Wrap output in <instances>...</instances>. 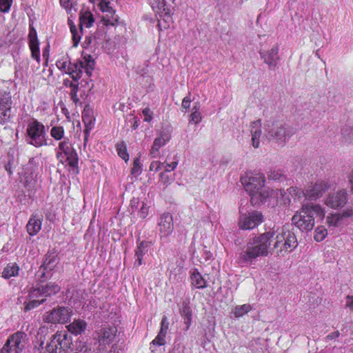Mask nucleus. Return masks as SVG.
<instances>
[{"mask_svg": "<svg viewBox=\"0 0 353 353\" xmlns=\"http://www.w3.org/2000/svg\"><path fill=\"white\" fill-rule=\"evenodd\" d=\"M265 233L269 234L268 237L271 250H276L278 255L284 256L298 245L296 236L288 226L274 227Z\"/></svg>", "mask_w": 353, "mask_h": 353, "instance_id": "obj_1", "label": "nucleus"}, {"mask_svg": "<svg viewBox=\"0 0 353 353\" xmlns=\"http://www.w3.org/2000/svg\"><path fill=\"white\" fill-rule=\"evenodd\" d=\"M264 130V137L267 139L281 145L296 133V129L281 118L266 121Z\"/></svg>", "mask_w": 353, "mask_h": 353, "instance_id": "obj_2", "label": "nucleus"}, {"mask_svg": "<svg viewBox=\"0 0 353 353\" xmlns=\"http://www.w3.org/2000/svg\"><path fill=\"white\" fill-rule=\"evenodd\" d=\"M324 216V210L320 205L305 204L294 214L292 222L301 231L307 232L313 229L315 218L323 219Z\"/></svg>", "mask_w": 353, "mask_h": 353, "instance_id": "obj_3", "label": "nucleus"}, {"mask_svg": "<svg viewBox=\"0 0 353 353\" xmlns=\"http://www.w3.org/2000/svg\"><path fill=\"white\" fill-rule=\"evenodd\" d=\"M241 182L249 193L252 205L263 203L270 196V190L265 186V176L262 174H254L242 179Z\"/></svg>", "mask_w": 353, "mask_h": 353, "instance_id": "obj_4", "label": "nucleus"}, {"mask_svg": "<svg viewBox=\"0 0 353 353\" xmlns=\"http://www.w3.org/2000/svg\"><path fill=\"white\" fill-rule=\"evenodd\" d=\"M268 234L265 232L250 239L245 248L239 254V259L243 263H252L259 256H266L271 249L270 241H268Z\"/></svg>", "mask_w": 353, "mask_h": 353, "instance_id": "obj_5", "label": "nucleus"}, {"mask_svg": "<svg viewBox=\"0 0 353 353\" xmlns=\"http://www.w3.org/2000/svg\"><path fill=\"white\" fill-rule=\"evenodd\" d=\"M28 143L37 148L48 145L46 140L44 125L37 120L30 123L27 127Z\"/></svg>", "mask_w": 353, "mask_h": 353, "instance_id": "obj_6", "label": "nucleus"}, {"mask_svg": "<svg viewBox=\"0 0 353 353\" xmlns=\"http://www.w3.org/2000/svg\"><path fill=\"white\" fill-rule=\"evenodd\" d=\"M27 334L23 332H17L9 336L1 353H21L27 343Z\"/></svg>", "mask_w": 353, "mask_h": 353, "instance_id": "obj_7", "label": "nucleus"}, {"mask_svg": "<svg viewBox=\"0 0 353 353\" xmlns=\"http://www.w3.org/2000/svg\"><path fill=\"white\" fill-rule=\"evenodd\" d=\"M72 312L68 307L58 306L49 312H46L43 316L45 323L56 324L68 323L71 318Z\"/></svg>", "mask_w": 353, "mask_h": 353, "instance_id": "obj_8", "label": "nucleus"}, {"mask_svg": "<svg viewBox=\"0 0 353 353\" xmlns=\"http://www.w3.org/2000/svg\"><path fill=\"white\" fill-rule=\"evenodd\" d=\"M70 344L71 339L67 334L56 333L47 343L44 353H61L65 349L70 348Z\"/></svg>", "mask_w": 353, "mask_h": 353, "instance_id": "obj_9", "label": "nucleus"}, {"mask_svg": "<svg viewBox=\"0 0 353 353\" xmlns=\"http://www.w3.org/2000/svg\"><path fill=\"white\" fill-rule=\"evenodd\" d=\"M333 185L329 180H319L309 185L305 191H302V193L307 199L316 200L332 188Z\"/></svg>", "mask_w": 353, "mask_h": 353, "instance_id": "obj_10", "label": "nucleus"}, {"mask_svg": "<svg viewBox=\"0 0 353 353\" xmlns=\"http://www.w3.org/2000/svg\"><path fill=\"white\" fill-rule=\"evenodd\" d=\"M263 219L262 213L259 211L241 214L239 219V226L242 230H251L260 225Z\"/></svg>", "mask_w": 353, "mask_h": 353, "instance_id": "obj_11", "label": "nucleus"}, {"mask_svg": "<svg viewBox=\"0 0 353 353\" xmlns=\"http://www.w3.org/2000/svg\"><path fill=\"white\" fill-rule=\"evenodd\" d=\"M60 286L55 283H48L46 285H40L30 292V298H39V296H50L57 294L60 291Z\"/></svg>", "mask_w": 353, "mask_h": 353, "instance_id": "obj_12", "label": "nucleus"}, {"mask_svg": "<svg viewBox=\"0 0 353 353\" xmlns=\"http://www.w3.org/2000/svg\"><path fill=\"white\" fill-rule=\"evenodd\" d=\"M12 101L10 92H5L0 96V123L5 124L10 121Z\"/></svg>", "mask_w": 353, "mask_h": 353, "instance_id": "obj_13", "label": "nucleus"}, {"mask_svg": "<svg viewBox=\"0 0 353 353\" xmlns=\"http://www.w3.org/2000/svg\"><path fill=\"white\" fill-rule=\"evenodd\" d=\"M347 201V192L343 189L330 194L326 198L325 203L332 208H337L344 206Z\"/></svg>", "mask_w": 353, "mask_h": 353, "instance_id": "obj_14", "label": "nucleus"}, {"mask_svg": "<svg viewBox=\"0 0 353 353\" xmlns=\"http://www.w3.org/2000/svg\"><path fill=\"white\" fill-rule=\"evenodd\" d=\"M117 329L115 327H102L97 333L98 342L100 346L111 344L115 339Z\"/></svg>", "mask_w": 353, "mask_h": 353, "instance_id": "obj_15", "label": "nucleus"}, {"mask_svg": "<svg viewBox=\"0 0 353 353\" xmlns=\"http://www.w3.org/2000/svg\"><path fill=\"white\" fill-rule=\"evenodd\" d=\"M260 56L264 62L268 65L270 70H274L280 58L278 46H274L271 50L260 52Z\"/></svg>", "mask_w": 353, "mask_h": 353, "instance_id": "obj_16", "label": "nucleus"}, {"mask_svg": "<svg viewBox=\"0 0 353 353\" xmlns=\"http://www.w3.org/2000/svg\"><path fill=\"white\" fill-rule=\"evenodd\" d=\"M83 68L84 62L81 60H78L75 63L70 61L65 73L69 74L74 81L78 82L82 76Z\"/></svg>", "mask_w": 353, "mask_h": 353, "instance_id": "obj_17", "label": "nucleus"}, {"mask_svg": "<svg viewBox=\"0 0 353 353\" xmlns=\"http://www.w3.org/2000/svg\"><path fill=\"white\" fill-rule=\"evenodd\" d=\"M159 231L163 236H167L173 230L172 216L169 213L163 214L159 223Z\"/></svg>", "mask_w": 353, "mask_h": 353, "instance_id": "obj_18", "label": "nucleus"}, {"mask_svg": "<svg viewBox=\"0 0 353 353\" xmlns=\"http://www.w3.org/2000/svg\"><path fill=\"white\" fill-rule=\"evenodd\" d=\"M30 38V48L31 50L32 57L39 62L40 61V51L39 47V41L37 37L36 30L32 28L29 33Z\"/></svg>", "mask_w": 353, "mask_h": 353, "instance_id": "obj_19", "label": "nucleus"}, {"mask_svg": "<svg viewBox=\"0 0 353 353\" xmlns=\"http://www.w3.org/2000/svg\"><path fill=\"white\" fill-rule=\"evenodd\" d=\"M353 212L352 210H347L341 213H336L331 214L327 217V223L329 226L336 227L341 223L344 218L352 216Z\"/></svg>", "mask_w": 353, "mask_h": 353, "instance_id": "obj_20", "label": "nucleus"}, {"mask_svg": "<svg viewBox=\"0 0 353 353\" xmlns=\"http://www.w3.org/2000/svg\"><path fill=\"white\" fill-rule=\"evenodd\" d=\"M59 262V257L57 254L54 252H48L45 256V260L41 265L44 270H48L52 272L58 265Z\"/></svg>", "mask_w": 353, "mask_h": 353, "instance_id": "obj_21", "label": "nucleus"}, {"mask_svg": "<svg viewBox=\"0 0 353 353\" xmlns=\"http://www.w3.org/2000/svg\"><path fill=\"white\" fill-rule=\"evenodd\" d=\"M261 119H259L252 122L251 124L252 144L254 148L259 147L260 137L261 135Z\"/></svg>", "mask_w": 353, "mask_h": 353, "instance_id": "obj_22", "label": "nucleus"}, {"mask_svg": "<svg viewBox=\"0 0 353 353\" xmlns=\"http://www.w3.org/2000/svg\"><path fill=\"white\" fill-rule=\"evenodd\" d=\"M68 330L73 334H81L87 327V323L82 319H75L66 326Z\"/></svg>", "mask_w": 353, "mask_h": 353, "instance_id": "obj_23", "label": "nucleus"}, {"mask_svg": "<svg viewBox=\"0 0 353 353\" xmlns=\"http://www.w3.org/2000/svg\"><path fill=\"white\" fill-rule=\"evenodd\" d=\"M63 84L66 87H70V90H71L70 96L72 102L75 105L79 103L80 100L77 97V92L79 91V83H77V82L74 81L73 80L72 81H71L70 79H65L63 80Z\"/></svg>", "mask_w": 353, "mask_h": 353, "instance_id": "obj_24", "label": "nucleus"}, {"mask_svg": "<svg viewBox=\"0 0 353 353\" xmlns=\"http://www.w3.org/2000/svg\"><path fill=\"white\" fill-rule=\"evenodd\" d=\"M41 228V220L37 218L36 216H32L26 225L27 232L31 236L37 234L40 231Z\"/></svg>", "mask_w": 353, "mask_h": 353, "instance_id": "obj_25", "label": "nucleus"}, {"mask_svg": "<svg viewBox=\"0 0 353 353\" xmlns=\"http://www.w3.org/2000/svg\"><path fill=\"white\" fill-rule=\"evenodd\" d=\"M79 22L81 32L83 30V26L90 28L94 22L93 14L90 11L81 10L79 13Z\"/></svg>", "mask_w": 353, "mask_h": 353, "instance_id": "obj_26", "label": "nucleus"}, {"mask_svg": "<svg viewBox=\"0 0 353 353\" xmlns=\"http://www.w3.org/2000/svg\"><path fill=\"white\" fill-rule=\"evenodd\" d=\"M168 140V137L165 134L161 133L160 137L154 139L150 150V154L155 157L158 154L159 148L163 146Z\"/></svg>", "mask_w": 353, "mask_h": 353, "instance_id": "obj_27", "label": "nucleus"}, {"mask_svg": "<svg viewBox=\"0 0 353 353\" xmlns=\"http://www.w3.org/2000/svg\"><path fill=\"white\" fill-rule=\"evenodd\" d=\"M66 157V161L68 165L72 169L74 174L79 172L78 170V156L74 149L72 148L70 151H68L65 154Z\"/></svg>", "mask_w": 353, "mask_h": 353, "instance_id": "obj_28", "label": "nucleus"}, {"mask_svg": "<svg viewBox=\"0 0 353 353\" xmlns=\"http://www.w3.org/2000/svg\"><path fill=\"white\" fill-rule=\"evenodd\" d=\"M148 243L142 241L137 246L135 250V256L137 257L134 265L139 266L142 265L143 255L148 252Z\"/></svg>", "mask_w": 353, "mask_h": 353, "instance_id": "obj_29", "label": "nucleus"}, {"mask_svg": "<svg viewBox=\"0 0 353 353\" xmlns=\"http://www.w3.org/2000/svg\"><path fill=\"white\" fill-rule=\"evenodd\" d=\"M24 186L28 192V196H32L36 192L37 187L36 176L33 174L31 173L26 176Z\"/></svg>", "mask_w": 353, "mask_h": 353, "instance_id": "obj_30", "label": "nucleus"}, {"mask_svg": "<svg viewBox=\"0 0 353 353\" xmlns=\"http://www.w3.org/2000/svg\"><path fill=\"white\" fill-rule=\"evenodd\" d=\"M192 285L198 289L205 288L206 285V281L203 278L201 274L194 271L191 275Z\"/></svg>", "mask_w": 353, "mask_h": 353, "instance_id": "obj_31", "label": "nucleus"}, {"mask_svg": "<svg viewBox=\"0 0 353 353\" xmlns=\"http://www.w3.org/2000/svg\"><path fill=\"white\" fill-rule=\"evenodd\" d=\"M19 270V268L17 263L8 264L2 272V277L8 279L12 276H17Z\"/></svg>", "mask_w": 353, "mask_h": 353, "instance_id": "obj_32", "label": "nucleus"}, {"mask_svg": "<svg viewBox=\"0 0 353 353\" xmlns=\"http://www.w3.org/2000/svg\"><path fill=\"white\" fill-rule=\"evenodd\" d=\"M52 276L51 272L48 270H44L41 266L39 268L37 273L38 277L39 285H43L47 280L50 279Z\"/></svg>", "mask_w": 353, "mask_h": 353, "instance_id": "obj_33", "label": "nucleus"}, {"mask_svg": "<svg viewBox=\"0 0 353 353\" xmlns=\"http://www.w3.org/2000/svg\"><path fill=\"white\" fill-rule=\"evenodd\" d=\"M160 15L161 19L159 20L158 26L160 30L167 29L169 28L170 23H172V18L170 15V12L168 13H162Z\"/></svg>", "mask_w": 353, "mask_h": 353, "instance_id": "obj_34", "label": "nucleus"}, {"mask_svg": "<svg viewBox=\"0 0 353 353\" xmlns=\"http://www.w3.org/2000/svg\"><path fill=\"white\" fill-rule=\"evenodd\" d=\"M251 310L252 306L250 304L237 305L233 309V314L235 317L239 318L249 312Z\"/></svg>", "mask_w": 353, "mask_h": 353, "instance_id": "obj_35", "label": "nucleus"}, {"mask_svg": "<svg viewBox=\"0 0 353 353\" xmlns=\"http://www.w3.org/2000/svg\"><path fill=\"white\" fill-rule=\"evenodd\" d=\"M83 59L85 60L84 62V69L85 71V73L88 77H90L92 74V72L94 70V61L92 58L91 55L87 54L83 57Z\"/></svg>", "mask_w": 353, "mask_h": 353, "instance_id": "obj_36", "label": "nucleus"}, {"mask_svg": "<svg viewBox=\"0 0 353 353\" xmlns=\"http://www.w3.org/2000/svg\"><path fill=\"white\" fill-rule=\"evenodd\" d=\"M32 300L26 303L24 310L26 312L30 311L46 301V299L43 298L41 300L37 299V298H30Z\"/></svg>", "mask_w": 353, "mask_h": 353, "instance_id": "obj_37", "label": "nucleus"}, {"mask_svg": "<svg viewBox=\"0 0 353 353\" xmlns=\"http://www.w3.org/2000/svg\"><path fill=\"white\" fill-rule=\"evenodd\" d=\"M75 350L74 353H90L91 347L85 342L79 341L76 342Z\"/></svg>", "mask_w": 353, "mask_h": 353, "instance_id": "obj_38", "label": "nucleus"}, {"mask_svg": "<svg viewBox=\"0 0 353 353\" xmlns=\"http://www.w3.org/2000/svg\"><path fill=\"white\" fill-rule=\"evenodd\" d=\"M64 130L62 126L52 127L50 130V135L57 141L61 140L63 137Z\"/></svg>", "mask_w": 353, "mask_h": 353, "instance_id": "obj_39", "label": "nucleus"}, {"mask_svg": "<svg viewBox=\"0 0 353 353\" xmlns=\"http://www.w3.org/2000/svg\"><path fill=\"white\" fill-rule=\"evenodd\" d=\"M327 235V231L324 226L317 227L315 230L314 239L320 242L323 241Z\"/></svg>", "mask_w": 353, "mask_h": 353, "instance_id": "obj_40", "label": "nucleus"}, {"mask_svg": "<svg viewBox=\"0 0 353 353\" xmlns=\"http://www.w3.org/2000/svg\"><path fill=\"white\" fill-rule=\"evenodd\" d=\"M117 150L119 156L122 158L125 162L129 159V155L127 152L125 145L123 142L118 143L117 145Z\"/></svg>", "mask_w": 353, "mask_h": 353, "instance_id": "obj_41", "label": "nucleus"}, {"mask_svg": "<svg viewBox=\"0 0 353 353\" xmlns=\"http://www.w3.org/2000/svg\"><path fill=\"white\" fill-rule=\"evenodd\" d=\"M70 31L72 34L73 46L77 47L81 40V36L79 34L76 26L72 22L70 23Z\"/></svg>", "mask_w": 353, "mask_h": 353, "instance_id": "obj_42", "label": "nucleus"}, {"mask_svg": "<svg viewBox=\"0 0 353 353\" xmlns=\"http://www.w3.org/2000/svg\"><path fill=\"white\" fill-rule=\"evenodd\" d=\"M110 1L109 0H101L99 6L100 10L103 12H108L110 14H114L115 11L113 8L110 6Z\"/></svg>", "mask_w": 353, "mask_h": 353, "instance_id": "obj_43", "label": "nucleus"}, {"mask_svg": "<svg viewBox=\"0 0 353 353\" xmlns=\"http://www.w3.org/2000/svg\"><path fill=\"white\" fill-rule=\"evenodd\" d=\"M341 133L346 141H352L353 140V128L345 126L341 130Z\"/></svg>", "mask_w": 353, "mask_h": 353, "instance_id": "obj_44", "label": "nucleus"}, {"mask_svg": "<svg viewBox=\"0 0 353 353\" xmlns=\"http://www.w3.org/2000/svg\"><path fill=\"white\" fill-rule=\"evenodd\" d=\"M268 179L273 181H280L285 177L281 170H271L268 173Z\"/></svg>", "mask_w": 353, "mask_h": 353, "instance_id": "obj_45", "label": "nucleus"}, {"mask_svg": "<svg viewBox=\"0 0 353 353\" xmlns=\"http://www.w3.org/2000/svg\"><path fill=\"white\" fill-rule=\"evenodd\" d=\"M141 164L139 158H136L133 162V167L131 170V174L138 176L141 173Z\"/></svg>", "mask_w": 353, "mask_h": 353, "instance_id": "obj_46", "label": "nucleus"}, {"mask_svg": "<svg viewBox=\"0 0 353 353\" xmlns=\"http://www.w3.org/2000/svg\"><path fill=\"white\" fill-rule=\"evenodd\" d=\"M157 6L161 13H168L170 9L166 4L165 0H156Z\"/></svg>", "mask_w": 353, "mask_h": 353, "instance_id": "obj_47", "label": "nucleus"}, {"mask_svg": "<svg viewBox=\"0 0 353 353\" xmlns=\"http://www.w3.org/2000/svg\"><path fill=\"white\" fill-rule=\"evenodd\" d=\"M165 336H166V334L159 332L158 335L156 336V338L152 341V343L153 345H163L165 343Z\"/></svg>", "mask_w": 353, "mask_h": 353, "instance_id": "obj_48", "label": "nucleus"}, {"mask_svg": "<svg viewBox=\"0 0 353 353\" xmlns=\"http://www.w3.org/2000/svg\"><path fill=\"white\" fill-rule=\"evenodd\" d=\"M59 149L64 154H66L68 151H70L72 149L71 145L68 141V140H64L59 143Z\"/></svg>", "mask_w": 353, "mask_h": 353, "instance_id": "obj_49", "label": "nucleus"}, {"mask_svg": "<svg viewBox=\"0 0 353 353\" xmlns=\"http://www.w3.org/2000/svg\"><path fill=\"white\" fill-rule=\"evenodd\" d=\"M180 313L183 317L192 316V310L188 303H183L182 307L180 309Z\"/></svg>", "mask_w": 353, "mask_h": 353, "instance_id": "obj_50", "label": "nucleus"}, {"mask_svg": "<svg viewBox=\"0 0 353 353\" xmlns=\"http://www.w3.org/2000/svg\"><path fill=\"white\" fill-rule=\"evenodd\" d=\"M12 0H0V8L3 12H8L11 7Z\"/></svg>", "mask_w": 353, "mask_h": 353, "instance_id": "obj_51", "label": "nucleus"}, {"mask_svg": "<svg viewBox=\"0 0 353 353\" xmlns=\"http://www.w3.org/2000/svg\"><path fill=\"white\" fill-rule=\"evenodd\" d=\"M201 121V115L199 110H196L190 114V122L198 124Z\"/></svg>", "mask_w": 353, "mask_h": 353, "instance_id": "obj_52", "label": "nucleus"}, {"mask_svg": "<svg viewBox=\"0 0 353 353\" xmlns=\"http://www.w3.org/2000/svg\"><path fill=\"white\" fill-rule=\"evenodd\" d=\"M169 323L166 316H163L161 320L160 332L167 334L168 330Z\"/></svg>", "mask_w": 353, "mask_h": 353, "instance_id": "obj_53", "label": "nucleus"}, {"mask_svg": "<svg viewBox=\"0 0 353 353\" xmlns=\"http://www.w3.org/2000/svg\"><path fill=\"white\" fill-rule=\"evenodd\" d=\"M83 122L85 124V129L84 133H85V140H86L88 136L90 134V131L91 130V129L93 127V123L91 120H89V121H87L85 118H83Z\"/></svg>", "mask_w": 353, "mask_h": 353, "instance_id": "obj_54", "label": "nucleus"}, {"mask_svg": "<svg viewBox=\"0 0 353 353\" xmlns=\"http://www.w3.org/2000/svg\"><path fill=\"white\" fill-rule=\"evenodd\" d=\"M160 176V181L165 186L167 187L169 184L171 183V179L169 177L168 174H166L165 172H161L159 174Z\"/></svg>", "mask_w": 353, "mask_h": 353, "instance_id": "obj_55", "label": "nucleus"}, {"mask_svg": "<svg viewBox=\"0 0 353 353\" xmlns=\"http://www.w3.org/2000/svg\"><path fill=\"white\" fill-rule=\"evenodd\" d=\"M142 113L144 116V121L150 122L152 119V113L149 108L143 109Z\"/></svg>", "mask_w": 353, "mask_h": 353, "instance_id": "obj_56", "label": "nucleus"}, {"mask_svg": "<svg viewBox=\"0 0 353 353\" xmlns=\"http://www.w3.org/2000/svg\"><path fill=\"white\" fill-rule=\"evenodd\" d=\"M163 164L164 163H162L160 161H154L150 163L149 169L150 171L157 172L161 169V165Z\"/></svg>", "mask_w": 353, "mask_h": 353, "instance_id": "obj_57", "label": "nucleus"}, {"mask_svg": "<svg viewBox=\"0 0 353 353\" xmlns=\"http://www.w3.org/2000/svg\"><path fill=\"white\" fill-rule=\"evenodd\" d=\"M72 0H60V4L67 10L71 11L72 8Z\"/></svg>", "mask_w": 353, "mask_h": 353, "instance_id": "obj_58", "label": "nucleus"}, {"mask_svg": "<svg viewBox=\"0 0 353 353\" xmlns=\"http://www.w3.org/2000/svg\"><path fill=\"white\" fill-rule=\"evenodd\" d=\"M148 213V207L144 203H142L141 208L139 211V214L141 218L144 219L146 217Z\"/></svg>", "mask_w": 353, "mask_h": 353, "instance_id": "obj_59", "label": "nucleus"}, {"mask_svg": "<svg viewBox=\"0 0 353 353\" xmlns=\"http://www.w3.org/2000/svg\"><path fill=\"white\" fill-rule=\"evenodd\" d=\"M56 64L59 69L64 70L65 72L68 70V67L69 65V63L68 64L67 61L63 60H59Z\"/></svg>", "mask_w": 353, "mask_h": 353, "instance_id": "obj_60", "label": "nucleus"}, {"mask_svg": "<svg viewBox=\"0 0 353 353\" xmlns=\"http://www.w3.org/2000/svg\"><path fill=\"white\" fill-rule=\"evenodd\" d=\"M81 85L83 87H86L88 88V90L89 91H91L92 89L94 87V83H92V80H85V79H83L81 82Z\"/></svg>", "mask_w": 353, "mask_h": 353, "instance_id": "obj_61", "label": "nucleus"}, {"mask_svg": "<svg viewBox=\"0 0 353 353\" xmlns=\"http://www.w3.org/2000/svg\"><path fill=\"white\" fill-rule=\"evenodd\" d=\"M178 165V161H174L171 163H166L165 166V170L166 172H170L171 170H174Z\"/></svg>", "mask_w": 353, "mask_h": 353, "instance_id": "obj_62", "label": "nucleus"}, {"mask_svg": "<svg viewBox=\"0 0 353 353\" xmlns=\"http://www.w3.org/2000/svg\"><path fill=\"white\" fill-rule=\"evenodd\" d=\"M191 101H192V100H191L190 96H187V97H184L182 101V107L186 110L189 109Z\"/></svg>", "mask_w": 353, "mask_h": 353, "instance_id": "obj_63", "label": "nucleus"}, {"mask_svg": "<svg viewBox=\"0 0 353 353\" xmlns=\"http://www.w3.org/2000/svg\"><path fill=\"white\" fill-rule=\"evenodd\" d=\"M345 306L346 307H349L351 310H353V296L348 295L347 296Z\"/></svg>", "mask_w": 353, "mask_h": 353, "instance_id": "obj_64", "label": "nucleus"}]
</instances>
